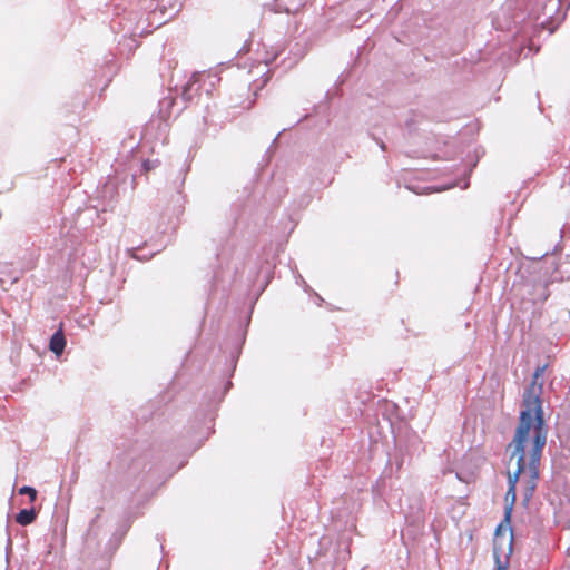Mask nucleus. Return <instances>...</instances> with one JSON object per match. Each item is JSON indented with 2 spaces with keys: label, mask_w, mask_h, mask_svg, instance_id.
<instances>
[{
  "label": "nucleus",
  "mask_w": 570,
  "mask_h": 570,
  "mask_svg": "<svg viewBox=\"0 0 570 570\" xmlns=\"http://www.w3.org/2000/svg\"><path fill=\"white\" fill-rule=\"evenodd\" d=\"M546 365L538 366L533 373L531 384L525 389L522 397L521 411L517 429L528 425L527 435H531V473L535 476L537 465L541 460L543 448L548 438V425L543 420L542 383L538 379L543 375Z\"/></svg>",
  "instance_id": "f257e3e1"
},
{
  "label": "nucleus",
  "mask_w": 570,
  "mask_h": 570,
  "mask_svg": "<svg viewBox=\"0 0 570 570\" xmlns=\"http://www.w3.org/2000/svg\"><path fill=\"white\" fill-rule=\"evenodd\" d=\"M144 167L148 170L150 168V165H148V161L144 163Z\"/></svg>",
  "instance_id": "1a4fd4ad"
},
{
  "label": "nucleus",
  "mask_w": 570,
  "mask_h": 570,
  "mask_svg": "<svg viewBox=\"0 0 570 570\" xmlns=\"http://www.w3.org/2000/svg\"><path fill=\"white\" fill-rule=\"evenodd\" d=\"M35 519H36V512L33 509H31V510L23 509L16 515V521L20 525L31 524L35 521Z\"/></svg>",
  "instance_id": "20e7f679"
},
{
  "label": "nucleus",
  "mask_w": 570,
  "mask_h": 570,
  "mask_svg": "<svg viewBox=\"0 0 570 570\" xmlns=\"http://www.w3.org/2000/svg\"><path fill=\"white\" fill-rule=\"evenodd\" d=\"M276 57V53L274 51H266L263 56H259L257 53V57L255 59H252V68L254 67V62L257 63V68L263 65V69H265ZM262 73H264V70H262Z\"/></svg>",
  "instance_id": "39448f33"
},
{
  "label": "nucleus",
  "mask_w": 570,
  "mask_h": 570,
  "mask_svg": "<svg viewBox=\"0 0 570 570\" xmlns=\"http://www.w3.org/2000/svg\"><path fill=\"white\" fill-rule=\"evenodd\" d=\"M380 147L384 150L385 145L383 142L380 144Z\"/></svg>",
  "instance_id": "f8f14e48"
},
{
  "label": "nucleus",
  "mask_w": 570,
  "mask_h": 570,
  "mask_svg": "<svg viewBox=\"0 0 570 570\" xmlns=\"http://www.w3.org/2000/svg\"><path fill=\"white\" fill-rule=\"evenodd\" d=\"M19 493L29 495L31 502H33L37 498V491H36V489H33L31 487H27V485L22 487L19 490Z\"/></svg>",
  "instance_id": "423d86ee"
},
{
  "label": "nucleus",
  "mask_w": 570,
  "mask_h": 570,
  "mask_svg": "<svg viewBox=\"0 0 570 570\" xmlns=\"http://www.w3.org/2000/svg\"><path fill=\"white\" fill-rule=\"evenodd\" d=\"M65 346H66V338L60 328L51 336L49 347H50V351H52L55 354L60 355L63 352Z\"/></svg>",
  "instance_id": "7ed1b4c3"
},
{
  "label": "nucleus",
  "mask_w": 570,
  "mask_h": 570,
  "mask_svg": "<svg viewBox=\"0 0 570 570\" xmlns=\"http://www.w3.org/2000/svg\"><path fill=\"white\" fill-rule=\"evenodd\" d=\"M511 549H512V539L510 540L509 542V551L511 552Z\"/></svg>",
  "instance_id": "9d476101"
},
{
  "label": "nucleus",
  "mask_w": 570,
  "mask_h": 570,
  "mask_svg": "<svg viewBox=\"0 0 570 570\" xmlns=\"http://www.w3.org/2000/svg\"><path fill=\"white\" fill-rule=\"evenodd\" d=\"M494 557H495V566L497 570H507V562H502L500 556H498L497 551L494 550Z\"/></svg>",
  "instance_id": "0eeeda50"
},
{
  "label": "nucleus",
  "mask_w": 570,
  "mask_h": 570,
  "mask_svg": "<svg viewBox=\"0 0 570 570\" xmlns=\"http://www.w3.org/2000/svg\"><path fill=\"white\" fill-rule=\"evenodd\" d=\"M269 274H271V269L268 268V269H267V275H269ZM266 279H269V276H267V278H266Z\"/></svg>",
  "instance_id": "ddd939ff"
},
{
  "label": "nucleus",
  "mask_w": 570,
  "mask_h": 570,
  "mask_svg": "<svg viewBox=\"0 0 570 570\" xmlns=\"http://www.w3.org/2000/svg\"><path fill=\"white\" fill-rule=\"evenodd\" d=\"M144 167L148 170L150 168V165H148V161L144 163Z\"/></svg>",
  "instance_id": "6e6552de"
},
{
  "label": "nucleus",
  "mask_w": 570,
  "mask_h": 570,
  "mask_svg": "<svg viewBox=\"0 0 570 570\" xmlns=\"http://www.w3.org/2000/svg\"><path fill=\"white\" fill-rule=\"evenodd\" d=\"M267 283H268V279H266L265 284H267ZM265 286L266 285L262 286V291L265 289Z\"/></svg>",
  "instance_id": "4468645a"
},
{
  "label": "nucleus",
  "mask_w": 570,
  "mask_h": 570,
  "mask_svg": "<svg viewBox=\"0 0 570 570\" xmlns=\"http://www.w3.org/2000/svg\"><path fill=\"white\" fill-rule=\"evenodd\" d=\"M528 425H522L515 430L514 436L509 444L511 450V458H517V470L513 475H509V488L507 491V499L511 497V504L505 510V520L509 521L512 511V504L515 501V488L517 483H524V500L529 501L533 495L539 479V465H537L535 476L532 475L531 471V449L529 450V461L525 460V445L531 444V435H527Z\"/></svg>",
  "instance_id": "f03ea898"
},
{
  "label": "nucleus",
  "mask_w": 570,
  "mask_h": 570,
  "mask_svg": "<svg viewBox=\"0 0 570 570\" xmlns=\"http://www.w3.org/2000/svg\"><path fill=\"white\" fill-rule=\"evenodd\" d=\"M245 341H246V337H245V333H244L243 336H242V343L244 344Z\"/></svg>",
  "instance_id": "9b49d317"
}]
</instances>
